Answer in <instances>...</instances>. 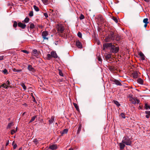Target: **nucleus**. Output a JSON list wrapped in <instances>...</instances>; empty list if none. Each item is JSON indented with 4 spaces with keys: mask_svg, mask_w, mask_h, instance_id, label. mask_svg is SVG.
<instances>
[{
    "mask_svg": "<svg viewBox=\"0 0 150 150\" xmlns=\"http://www.w3.org/2000/svg\"><path fill=\"white\" fill-rule=\"evenodd\" d=\"M122 142L127 145L130 146L132 144L131 141L129 137L127 136L124 137Z\"/></svg>",
    "mask_w": 150,
    "mask_h": 150,
    "instance_id": "nucleus-1",
    "label": "nucleus"
},
{
    "mask_svg": "<svg viewBox=\"0 0 150 150\" xmlns=\"http://www.w3.org/2000/svg\"><path fill=\"white\" fill-rule=\"evenodd\" d=\"M119 50V48L118 47L115 46L113 45L111 47V48L110 50L111 52L115 53L118 52Z\"/></svg>",
    "mask_w": 150,
    "mask_h": 150,
    "instance_id": "nucleus-2",
    "label": "nucleus"
},
{
    "mask_svg": "<svg viewBox=\"0 0 150 150\" xmlns=\"http://www.w3.org/2000/svg\"><path fill=\"white\" fill-rule=\"evenodd\" d=\"M112 43H105L103 45V50H104L105 49H110L111 48V47L112 45Z\"/></svg>",
    "mask_w": 150,
    "mask_h": 150,
    "instance_id": "nucleus-3",
    "label": "nucleus"
},
{
    "mask_svg": "<svg viewBox=\"0 0 150 150\" xmlns=\"http://www.w3.org/2000/svg\"><path fill=\"white\" fill-rule=\"evenodd\" d=\"M48 35V33L47 31H45L43 32L42 33V36L44 40H48V38L47 37Z\"/></svg>",
    "mask_w": 150,
    "mask_h": 150,
    "instance_id": "nucleus-4",
    "label": "nucleus"
},
{
    "mask_svg": "<svg viewBox=\"0 0 150 150\" xmlns=\"http://www.w3.org/2000/svg\"><path fill=\"white\" fill-rule=\"evenodd\" d=\"M10 84V82L9 81H7L5 83H3L1 86V87L4 88H7L8 87Z\"/></svg>",
    "mask_w": 150,
    "mask_h": 150,
    "instance_id": "nucleus-5",
    "label": "nucleus"
},
{
    "mask_svg": "<svg viewBox=\"0 0 150 150\" xmlns=\"http://www.w3.org/2000/svg\"><path fill=\"white\" fill-rule=\"evenodd\" d=\"M76 44L77 47L79 48H82V45L81 43L79 40H77L76 41Z\"/></svg>",
    "mask_w": 150,
    "mask_h": 150,
    "instance_id": "nucleus-6",
    "label": "nucleus"
},
{
    "mask_svg": "<svg viewBox=\"0 0 150 150\" xmlns=\"http://www.w3.org/2000/svg\"><path fill=\"white\" fill-rule=\"evenodd\" d=\"M58 31L60 32L61 33H63L64 30V26L61 25H58Z\"/></svg>",
    "mask_w": 150,
    "mask_h": 150,
    "instance_id": "nucleus-7",
    "label": "nucleus"
},
{
    "mask_svg": "<svg viewBox=\"0 0 150 150\" xmlns=\"http://www.w3.org/2000/svg\"><path fill=\"white\" fill-rule=\"evenodd\" d=\"M109 38H110V39L112 40H114V34L113 32L112 31L110 32V34L109 35Z\"/></svg>",
    "mask_w": 150,
    "mask_h": 150,
    "instance_id": "nucleus-8",
    "label": "nucleus"
},
{
    "mask_svg": "<svg viewBox=\"0 0 150 150\" xmlns=\"http://www.w3.org/2000/svg\"><path fill=\"white\" fill-rule=\"evenodd\" d=\"M57 145L54 144L50 145L49 146L50 149L52 150L56 149H57Z\"/></svg>",
    "mask_w": 150,
    "mask_h": 150,
    "instance_id": "nucleus-9",
    "label": "nucleus"
},
{
    "mask_svg": "<svg viewBox=\"0 0 150 150\" xmlns=\"http://www.w3.org/2000/svg\"><path fill=\"white\" fill-rule=\"evenodd\" d=\"M18 25L19 27H21L23 29L25 28L26 26V25L25 24H23L21 22H19L18 23Z\"/></svg>",
    "mask_w": 150,
    "mask_h": 150,
    "instance_id": "nucleus-10",
    "label": "nucleus"
},
{
    "mask_svg": "<svg viewBox=\"0 0 150 150\" xmlns=\"http://www.w3.org/2000/svg\"><path fill=\"white\" fill-rule=\"evenodd\" d=\"M28 69L30 71L32 72H34L35 71V69L32 67V66L31 65H29L28 66Z\"/></svg>",
    "mask_w": 150,
    "mask_h": 150,
    "instance_id": "nucleus-11",
    "label": "nucleus"
},
{
    "mask_svg": "<svg viewBox=\"0 0 150 150\" xmlns=\"http://www.w3.org/2000/svg\"><path fill=\"white\" fill-rule=\"evenodd\" d=\"M138 73L137 71H134L133 72L132 74V77L134 79L137 78H138Z\"/></svg>",
    "mask_w": 150,
    "mask_h": 150,
    "instance_id": "nucleus-12",
    "label": "nucleus"
},
{
    "mask_svg": "<svg viewBox=\"0 0 150 150\" xmlns=\"http://www.w3.org/2000/svg\"><path fill=\"white\" fill-rule=\"evenodd\" d=\"M51 54L52 55V57L55 58H57V56L55 52L52 51L51 52Z\"/></svg>",
    "mask_w": 150,
    "mask_h": 150,
    "instance_id": "nucleus-13",
    "label": "nucleus"
},
{
    "mask_svg": "<svg viewBox=\"0 0 150 150\" xmlns=\"http://www.w3.org/2000/svg\"><path fill=\"white\" fill-rule=\"evenodd\" d=\"M54 120V116H52L51 119L49 120V124L50 125L53 123Z\"/></svg>",
    "mask_w": 150,
    "mask_h": 150,
    "instance_id": "nucleus-14",
    "label": "nucleus"
},
{
    "mask_svg": "<svg viewBox=\"0 0 150 150\" xmlns=\"http://www.w3.org/2000/svg\"><path fill=\"white\" fill-rule=\"evenodd\" d=\"M124 144V143L122 142L120 143V147L121 150H122L124 148L125 146Z\"/></svg>",
    "mask_w": 150,
    "mask_h": 150,
    "instance_id": "nucleus-15",
    "label": "nucleus"
},
{
    "mask_svg": "<svg viewBox=\"0 0 150 150\" xmlns=\"http://www.w3.org/2000/svg\"><path fill=\"white\" fill-rule=\"evenodd\" d=\"M68 130L67 129H64L63 131L60 132L61 135L62 136L64 134H66L68 132Z\"/></svg>",
    "mask_w": 150,
    "mask_h": 150,
    "instance_id": "nucleus-16",
    "label": "nucleus"
},
{
    "mask_svg": "<svg viewBox=\"0 0 150 150\" xmlns=\"http://www.w3.org/2000/svg\"><path fill=\"white\" fill-rule=\"evenodd\" d=\"M114 82L115 84L117 85H121V83L118 80H114Z\"/></svg>",
    "mask_w": 150,
    "mask_h": 150,
    "instance_id": "nucleus-17",
    "label": "nucleus"
},
{
    "mask_svg": "<svg viewBox=\"0 0 150 150\" xmlns=\"http://www.w3.org/2000/svg\"><path fill=\"white\" fill-rule=\"evenodd\" d=\"M139 55L142 58V60H144L145 59V57L144 54L142 52H140L139 53Z\"/></svg>",
    "mask_w": 150,
    "mask_h": 150,
    "instance_id": "nucleus-18",
    "label": "nucleus"
},
{
    "mask_svg": "<svg viewBox=\"0 0 150 150\" xmlns=\"http://www.w3.org/2000/svg\"><path fill=\"white\" fill-rule=\"evenodd\" d=\"M137 81L138 83H140V84H143V80L141 78L138 79Z\"/></svg>",
    "mask_w": 150,
    "mask_h": 150,
    "instance_id": "nucleus-19",
    "label": "nucleus"
},
{
    "mask_svg": "<svg viewBox=\"0 0 150 150\" xmlns=\"http://www.w3.org/2000/svg\"><path fill=\"white\" fill-rule=\"evenodd\" d=\"M109 38L110 37L109 36L108 37H106L104 40L106 42H110L111 40H112Z\"/></svg>",
    "mask_w": 150,
    "mask_h": 150,
    "instance_id": "nucleus-20",
    "label": "nucleus"
},
{
    "mask_svg": "<svg viewBox=\"0 0 150 150\" xmlns=\"http://www.w3.org/2000/svg\"><path fill=\"white\" fill-rule=\"evenodd\" d=\"M13 125V122H11L8 124V125L7 127V129L10 128Z\"/></svg>",
    "mask_w": 150,
    "mask_h": 150,
    "instance_id": "nucleus-21",
    "label": "nucleus"
},
{
    "mask_svg": "<svg viewBox=\"0 0 150 150\" xmlns=\"http://www.w3.org/2000/svg\"><path fill=\"white\" fill-rule=\"evenodd\" d=\"M13 71L15 72H20L22 71L21 69H17L15 68H14L13 69Z\"/></svg>",
    "mask_w": 150,
    "mask_h": 150,
    "instance_id": "nucleus-22",
    "label": "nucleus"
},
{
    "mask_svg": "<svg viewBox=\"0 0 150 150\" xmlns=\"http://www.w3.org/2000/svg\"><path fill=\"white\" fill-rule=\"evenodd\" d=\"M113 101L114 103L116 104L118 107H119L120 105V104L116 100H114Z\"/></svg>",
    "mask_w": 150,
    "mask_h": 150,
    "instance_id": "nucleus-23",
    "label": "nucleus"
},
{
    "mask_svg": "<svg viewBox=\"0 0 150 150\" xmlns=\"http://www.w3.org/2000/svg\"><path fill=\"white\" fill-rule=\"evenodd\" d=\"M52 57L51 54H48L47 55V59L49 60L51 59Z\"/></svg>",
    "mask_w": 150,
    "mask_h": 150,
    "instance_id": "nucleus-24",
    "label": "nucleus"
},
{
    "mask_svg": "<svg viewBox=\"0 0 150 150\" xmlns=\"http://www.w3.org/2000/svg\"><path fill=\"white\" fill-rule=\"evenodd\" d=\"M17 127L16 128V130H14V129H12V130H11V134H13L14 133H16V132L17 131Z\"/></svg>",
    "mask_w": 150,
    "mask_h": 150,
    "instance_id": "nucleus-25",
    "label": "nucleus"
},
{
    "mask_svg": "<svg viewBox=\"0 0 150 150\" xmlns=\"http://www.w3.org/2000/svg\"><path fill=\"white\" fill-rule=\"evenodd\" d=\"M143 22L145 24H148L149 23L147 18H144L143 20Z\"/></svg>",
    "mask_w": 150,
    "mask_h": 150,
    "instance_id": "nucleus-26",
    "label": "nucleus"
},
{
    "mask_svg": "<svg viewBox=\"0 0 150 150\" xmlns=\"http://www.w3.org/2000/svg\"><path fill=\"white\" fill-rule=\"evenodd\" d=\"M21 85L23 87L24 90H26V87L25 85V84L23 83H22L21 84Z\"/></svg>",
    "mask_w": 150,
    "mask_h": 150,
    "instance_id": "nucleus-27",
    "label": "nucleus"
},
{
    "mask_svg": "<svg viewBox=\"0 0 150 150\" xmlns=\"http://www.w3.org/2000/svg\"><path fill=\"white\" fill-rule=\"evenodd\" d=\"M36 116H35L33 117L31 119L29 123L31 122H32L34 121L35 118H36Z\"/></svg>",
    "mask_w": 150,
    "mask_h": 150,
    "instance_id": "nucleus-28",
    "label": "nucleus"
},
{
    "mask_svg": "<svg viewBox=\"0 0 150 150\" xmlns=\"http://www.w3.org/2000/svg\"><path fill=\"white\" fill-rule=\"evenodd\" d=\"M145 108L146 110H148L150 108V106L148 105L147 104H145Z\"/></svg>",
    "mask_w": 150,
    "mask_h": 150,
    "instance_id": "nucleus-29",
    "label": "nucleus"
},
{
    "mask_svg": "<svg viewBox=\"0 0 150 150\" xmlns=\"http://www.w3.org/2000/svg\"><path fill=\"white\" fill-rule=\"evenodd\" d=\"M45 4H47L48 3V0H41Z\"/></svg>",
    "mask_w": 150,
    "mask_h": 150,
    "instance_id": "nucleus-30",
    "label": "nucleus"
},
{
    "mask_svg": "<svg viewBox=\"0 0 150 150\" xmlns=\"http://www.w3.org/2000/svg\"><path fill=\"white\" fill-rule=\"evenodd\" d=\"M34 8L35 10L36 11H39V8L36 6H34Z\"/></svg>",
    "mask_w": 150,
    "mask_h": 150,
    "instance_id": "nucleus-31",
    "label": "nucleus"
},
{
    "mask_svg": "<svg viewBox=\"0 0 150 150\" xmlns=\"http://www.w3.org/2000/svg\"><path fill=\"white\" fill-rule=\"evenodd\" d=\"M73 104L75 108L77 110H79V108L77 105L76 103H74Z\"/></svg>",
    "mask_w": 150,
    "mask_h": 150,
    "instance_id": "nucleus-32",
    "label": "nucleus"
},
{
    "mask_svg": "<svg viewBox=\"0 0 150 150\" xmlns=\"http://www.w3.org/2000/svg\"><path fill=\"white\" fill-rule=\"evenodd\" d=\"M35 27L34 25L33 24L31 23L30 24V28L31 29H33Z\"/></svg>",
    "mask_w": 150,
    "mask_h": 150,
    "instance_id": "nucleus-33",
    "label": "nucleus"
},
{
    "mask_svg": "<svg viewBox=\"0 0 150 150\" xmlns=\"http://www.w3.org/2000/svg\"><path fill=\"white\" fill-rule=\"evenodd\" d=\"M111 55L110 54H108L105 56L106 58L107 59H109L111 58Z\"/></svg>",
    "mask_w": 150,
    "mask_h": 150,
    "instance_id": "nucleus-34",
    "label": "nucleus"
},
{
    "mask_svg": "<svg viewBox=\"0 0 150 150\" xmlns=\"http://www.w3.org/2000/svg\"><path fill=\"white\" fill-rule=\"evenodd\" d=\"M81 125H79V128H78V130H77V132L78 133H79V132H80V131H81Z\"/></svg>",
    "mask_w": 150,
    "mask_h": 150,
    "instance_id": "nucleus-35",
    "label": "nucleus"
},
{
    "mask_svg": "<svg viewBox=\"0 0 150 150\" xmlns=\"http://www.w3.org/2000/svg\"><path fill=\"white\" fill-rule=\"evenodd\" d=\"M29 20V18L28 17H26L24 20V22L25 23H27L28 22Z\"/></svg>",
    "mask_w": 150,
    "mask_h": 150,
    "instance_id": "nucleus-36",
    "label": "nucleus"
},
{
    "mask_svg": "<svg viewBox=\"0 0 150 150\" xmlns=\"http://www.w3.org/2000/svg\"><path fill=\"white\" fill-rule=\"evenodd\" d=\"M58 70L59 71V75L61 76H63V74L62 71L61 70H60V69H59Z\"/></svg>",
    "mask_w": 150,
    "mask_h": 150,
    "instance_id": "nucleus-37",
    "label": "nucleus"
},
{
    "mask_svg": "<svg viewBox=\"0 0 150 150\" xmlns=\"http://www.w3.org/2000/svg\"><path fill=\"white\" fill-rule=\"evenodd\" d=\"M33 53L34 54L36 55L38 54V51L36 50H34L33 51Z\"/></svg>",
    "mask_w": 150,
    "mask_h": 150,
    "instance_id": "nucleus-38",
    "label": "nucleus"
},
{
    "mask_svg": "<svg viewBox=\"0 0 150 150\" xmlns=\"http://www.w3.org/2000/svg\"><path fill=\"white\" fill-rule=\"evenodd\" d=\"M29 15L30 17L33 16V11H30L29 13Z\"/></svg>",
    "mask_w": 150,
    "mask_h": 150,
    "instance_id": "nucleus-39",
    "label": "nucleus"
},
{
    "mask_svg": "<svg viewBox=\"0 0 150 150\" xmlns=\"http://www.w3.org/2000/svg\"><path fill=\"white\" fill-rule=\"evenodd\" d=\"M17 23L16 21H14L13 24V26L14 27L16 28L17 27Z\"/></svg>",
    "mask_w": 150,
    "mask_h": 150,
    "instance_id": "nucleus-40",
    "label": "nucleus"
},
{
    "mask_svg": "<svg viewBox=\"0 0 150 150\" xmlns=\"http://www.w3.org/2000/svg\"><path fill=\"white\" fill-rule=\"evenodd\" d=\"M112 19L116 23L117 22V20L116 18L115 17H112Z\"/></svg>",
    "mask_w": 150,
    "mask_h": 150,
    "instance_id": "nucleus-41",
    "label": "nucleus"
},
{
    "mask_svg": "<svg viewBox=\"0 0 150 150\" xmlns=\"http://www.w3.org/2000/svg\"><path fill=\"white\" fill-rule=\"evenodd\" d=\"M78 36L80 38L82 37V34L80 32H79L77 34Z\"/></svg>",
    "mask_w": 150,
    "mask_h": 150,
    "instance_id": "nucleus-42",
    "label": "nucleus"
},
{
    "mask_svg": "<svg viewBox=\"0 0 150 150\" xmlns=\"http://www.w3.org/2000/svg\"><path fill=\"white\" fill-rule=\"evenodd\" d=\"M34 143L37 144L38 143V141L37 139H34L33 141Z\"/></svg>",
    "mask_w": 150,
    "mask_h": 150,
    "instance_id": "nucleus-43",
    "label": "nucleus"
},
{
    "mask_svg": "<svg viewBox=\"0 0 150 150\" xmlns=\"http://www.w3.org/2000/svg\"><path fill=\"white\" fill-rule=\"evenodd\" d=\"M7 70L6 69H4L2 71V72L4 74H7Z\"/></svg>",
    "mask_w": 150,
    "mask_h": 150,
    "instance_id": "nucleus-44",
    "label": "nucleus"
},
{
    "mask_svg": "<svg viewBox=\"0 0 150 150\" xmlns=\"http://www.w3.org/2000/svg\"><path fill=\"white\" fill-rule=\"evenodd\" d=\"M84 16L82 14H81L80 17H79L80 19L81 20H82V19H84Z\"/></svg>",
    "mask_w": 150,
    "mask_h": 150,
    "instance_id": "nucleus-45",
    "label": "nucleus"
},
{
    "mask_svg": "<svg viewBox=\"0 0 150 150\" xmlns=\"http://www.w3.org/2000/svg\"><path fill=\"white\" fill-rule=\"evenodd\" d=\"M21 52L24 53H26L27 54H28L29 53V52H28V51L26 50H21Z\"/></svg>",
    "mask_w": 150,
    "mask_h": 150,
    "instance_id": "nucleus-46",
    "label": "nucleus"
},
{
    "mask_svg": "<svg viewBox=\"0 0 150 150\" xmlns=\"http://www.w3.org/2000/svg\"><path fill=\"white\" fill-rule=\"evenodd\" d=\"M120 115L123 118H125V114L123 113H122Z\"/></svg>",
    "mask_w": 150,
    "mask_h": 150,
    "instance_id": "nucleus-47",
    "label": "nucleus"
},
{
    "mask_svg": "<svg viewBox=\"0 0 150 150\" xmlns=\"http://www.w3.org/2000/svg\"><path fill=\"white\" fill-rule=\"evenodd\" d=\"M135 99H134L132 100V104H135L136 103V101H135Z\"/></svg>",
    "mask_w": 150,
    "mask_h": 150,
    "instance_id": "nucleus-48",
    "label": "nucleus"
},
{
    "mask_svg": "<svg viewBox=\"0 0 150 150\" xmlns=\"http://www.w3.org/2000/svg\"><path fill=\"white\" fill-rule=\"evenodd\" d=\"M135 101H136V103H137V104H138L139 102H140V101L138 99H135Z\"/></svg>",
    "mask_w": 150,
    "mask_h": 150,
    "instance_id": "nucleus-49",
    "label": "nucleus"
},
{
    "mask_svg": "<svg viewBox=\"0 0 150 150\" xmlns=\"http://www.w3.org/2000/svg\"><path fill=\"white\" fill-rule=\"evenodd\" d=\"M44 15L46 18H47L48 17V16L47 14V13H44Z\"/></svg>",
    "mask_w": 150,
    "mask_h": 150,
    "instance_id": "nucleus-50",
    "label": "nucleus"
},
{
    "mask_svg": "<svg viewBox=\"0 0 150 150\" xmlns=\"http://www.w3.org/2000/svg\"><path fill=\"white\" fill-rule=\"evenodd\" d=\"M17 146V145H16V144H15V145H13V149H15L16 148V147Z\"/></svg>",
    "mask_w": 150,
    "mask_h": 150,
    "instance_id": "nucleus-51",
    "label": "nucleus"
},
{
    "mask_svg": "<svg viewBox=\"0 0 150 150\" xmlns=\"http://www.w3.org/2000/svg\"><path fill=\"white\" fill-rule=\"evenodd\" d=\"M147 115H146V117L147 118H149V117H150V115H149L148 114H147Z\"/></svg>",
    "mask_w": 150,
    "mask_h": 150,
    "instance_id": "nucleus-52",
    "label": "nucleus"
},
{
    "mask_svg": "<svg viewBox=\"0 0 150 150\" xmlns=\"http://www.w3.org/2000/svg\"><path fill=\"white\" fill-rule=\"evenodd\" d=\"M4 56H1L0 57V60H2L3 59Z\"/></svg>",
    "mask_w": 150,
    "mask_h": 150,
    "instance_id": "nucleus-53",
    "label": "nucleus"
},
{
    "mask_svg": "<svg viewBox=\"0 0 150 150\" xmlns=\"http://www.w3.org/2000/svg\"><path fill=\"white\" fill-rule=\"evenodd\" d=\"M98 60L99 61H100V62H101V59L100 58V57H99L98 58Z\"/></svg>",
    "mask_w": 150,
    "mask_h": 150,
    "instance_id": "nucleus-54",
    "label": "nucleus"
},
{
    "mask_svg": "<svg viewBox=\"0 0 150 150\" xmlns=\"http://www.w3.org/2000/svg\"><path fill=\"white\" fill-rule=\"evenodd\" d=\"M147 25V24H145L144 25V27L145 28H146Z\"/></svg>",
    "mask_w": 150,
    "mask_h": 150,
    "instance_id": "nucleus-55",
    "label": "nucleus"
},
{
    "mask_svg": "<svg viewBox=\"0 0 150 150\" xmlns=\"http://www.w3.org/2000/svg\"><path fill=\"white\" fill-rule=\"evenodd\" d=\"M8 144H9V141L8 140V142L6 143V146H7L8 145Z\"/></svg>",
    "mask_w": 150,
    "mask_h": 150,
    "instance_id": "nucleus-56",
    "label": "nucleus"
},
{
    "mask_svg": "<svg viewBox=\"0 0 150 150\" xmlns=\"http://www.w3.org/2000/svg\"><path fill=\"white\" fill-rule=\"evenodd\" d=\"M145 1L147 2H149V0H144Z\"/></svg>",
    "mask_w": 150,
    "mask_h": 150,
    "instance_id": "nucleus-57",
    "label": "nucleus"
},
{
    "mask_svg": "<svg viewBox=\"0 0 150 150\" xmlns=\"http://www.w3.org/2000/svg\"><path fill=\"white\" fill-rule=\"evenodd\" d=\"M68 150H73V149L72 148H70Z\"/></svg>",
    "mask_w": 150,
    "mask_h": 150,
    "instance_id": "nucleus-58",
    "label": "nucleus"
},
{
    "mask_svg": "<svg viewBox=\"0 0 150 150\" xmlns=\"http://www.w3.org/2000/svg\"><path fill=\"white\" fill-rule=\"evenodd\" d=\"M19 150H22V149H21V148H20L19 149Z\"/></svg>",
    "mask_w": 150,
    "mask_h": 150,
    "instance_id": "nucleus-59",
    "label": "nucleus"
},
{
    "mask_svg": "<svg viewBox=\"0 0 150 150\" xmlns=\"http://www.w3.org/2000/svg\"><path fill=\"white\" fill-rule=\"evenodd\" d=\"M33 101H34V102H35V101L36 102V101H35V99H34V100H33Z\"/></svg>",
    "mask_w": 150,
    "mask_h": 150,
    "instance_id": "nucleus-60",
    "label": "nucleus"
}]
</instances>
